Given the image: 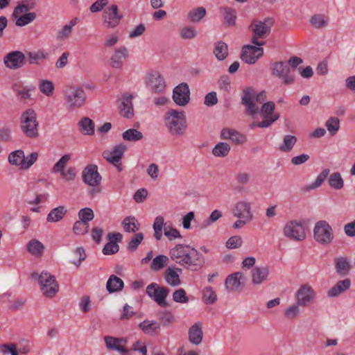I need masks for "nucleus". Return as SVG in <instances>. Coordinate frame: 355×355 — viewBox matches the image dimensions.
Instances as JSON below:
<instances>
[{
    "label": "nucleus",
    "mask_w": 355,
    "mask_h": 355,
    "mask_svg": "<svg viewBox=\"0 0 355 355\" xmlns=\"http://www.w3.org/2000/svg\"><path fill=\"white\" fill-rule=\"evenodd\" d=\"M119 250V245L116 242L110 241L104 245L103 253L106 255H110L116 253Z\"/></svg>",
    "instance_id": "obj_62"
},
{
    "label": "nucleus",
    "mask_w": 355,
    "mask_h": 355,
    "mask_svg": "<svg viewBox=\"0 0 355 355\" xmlns=\"http://www.w3.org/2000/svg\"><path fill=\"white\" fill-rule=\"evenodd\" d=\"M35 2L34 0H23L19 3L14 9L12 16L17 17L24 13H27L30 10L34 9L35 7Z\"/></svg>",
    "instance_id": "obj_33"
},
{
    "label": "nucleus",
    "mask_w": 355,
    "mask_h": 355,
    "mask_svg": "<svg viewBox=\"0 0 355 355\" xmlns=\"http://www.w3.org/2000/svg\"><path fill=\"white\" fill-rule=\"evenodd\" d=\"M164 218L161 216H158L153 223V229L155 231L154 236L155 238L159 241L162 238V228L164 224Z\"/></svg>",
    "instance_id": "obj_56"
},
{
    "label": "nucleus",
    "mask_w": 355,
    "mask_h": 355,
    "mask_svg": "<svg viewBox=\"0 0 355 355\" xmlns=\"http://www.w3.org/2000/svg\"><path fill=\"white\" fill-rule=\"evenodd\" d=\"M12 89L15 92L17 96L19 97L21 100H26L31 98V92L35 89V87L33 85L23 86L17 83L12 85Z\"/></svg>",
    "instance_id": "obj_29"
},
{
    "label": "nucleus",
    "mask_w": 355,
    "mask_h": 355,
    "mask_svg": "<svg viewBox=\"0 0 355 355\" xmlns=\"http://www.w3.org/2000/svg\"><path fill=\"white\" fill-rule=\"evenodd\" d=\"M351 280L348 278L338 281L331 289L329 290L327 294L329 297H337L342 293L346 291L350 288Z\"/></svg>",
    "instance_id": "obj_28"
},
{
    "label": "nucleus",
    "mask_w": 355,
    "mask_h": 355,
    "mask_svg": "<svg viewBox=\"0 0 355 355\" xmlns=\"http://www.w3.org/2000/svg\"><path fill=\"white\" fill-rule=\"evenodd\" d=\"M78 218L80 220L89 224V222L94 219V214L92 209L83 208L78 211Z\"/></svg>",
    "instance_id": "obj_59"
},
{
    "label": "nucleus",
    "mask_w": 355,
    "mask_h": 355,
    "mask_svg": "<svg viewBox=\"0 0 355 355\" xmlns=\"http://www.w3.org/2000/svg\"><path fill=\"white\" fill-rule=\"evenodd\" d=\"M169 259L167 256L160 254L153 259L150 264V268L154 271H158L163 268L168 262Z\"/></svg>",
    "instance_id": "obj_48"
},
{
    "label": "nucleus",
    "mask_w": 355,
    "mask_h": 355,
    "mask_svg": "<svg viewBox=\"0 0 355 355\" xmlns=\"http://www.w3.org/2000/svg\"><path fill=\"white\" fill-rule=\"evenodd\" d=\"M36 116L33 109H27L21 116V131L28 138H37L39 136Z\"/></svg>",
    "instance_id": "obj_6"
},
{
    "label": "nucleus",
    "mask_w": 355,
    "mask_h": 355,
    "mask_svg": "<svg viewBox=\"0 0 355 355\" xmlns=\"http://www.w3.org/2000/svg\"><path fill=\"white\" fill-rule=\"evenodd\" d=\"M33 279H37L43 295L46 297H53L58 291L59 286L55 277L46 272H42L40 275L33 272Z\"/></svg>",
    "instance_id": "obj_5"
},
{
    "label": "nucleus",
    "mask_w": 355,
    "mask_h": 355,
    "mask_svg": "<svg viewBox=\"0 0 355 355\" xmlns=\"http://www.w3.org/2000/svg\"><path fill=\"white\" fill-rule=\"evenodd\" d=\"M89 225L80 220L73 224V231L77 235H83L89 232Z\"/></svg>",
    "instance_id": "obj_58"
},
{
    "label": "nucleus",
    "mask_w": 355,
    "mask_h": 355,
    "mask_svg": "<svg viewBox=\"0 0 355 355\" xmlns=\"http://www.w3.org/2000/svg\"><path fill=\"white\" fill-rule=\"evenodd\" d=\"M296 141V137L287 135L284 137V143L279 146V150L282 152H289L291 150Z\"/></svg>",
    "instance_id": "obj_51"
},
{
    "label": "nucleus",
    "mask_w": 355,
    "mask_h": 355,
    "mask_svg": "<svg viewBox=\"0 0 355 355\" xmlns=\"http://www.w3.org/2000/svg\"><path fill=\"white\" fill-rule=\"evenodd\" d=\"M132 95L127 96H123L121 101V105L119 107L120 114L127 119H131L133 115V107L132 103Z\"/></svg>",
    "instance_id": "obj_27"
},
{
    "label": "nucleus",
    "mask_w": 355,
    "mask_h": 355,
    "mask_svg": "<svg viewBox=\"0 0 355 355\" xmlns=\"http://www.w3.org/2000/svg\"><path fill=\"white\" fill-rule=\"evenodd\" d=\"M329 17L324 14H315L311 17L310 24L315 29H322L327 27Z\"/></svg>",
    "instance_id": "obj_36"
},
{
    "label": "nucleus",
    "mask_w": 355,
    "mask_h": 355,
    "mask_svg": "<svg viewBox=\"0 0 355 355\" xmlns=\"http://www.w3.org/2000/svg\"><path fill=\"white\" fill-rule=\"evenodd\" d=\"M104 341L107 349L110 351H116L121 355H130V350L126 349L124 345L119 344L117 338L107 336L104 337Z\"/></svg>",
    "instance_id": "obj_21"
},
{
    "label": "nucleus",
    "mask_w": 355,
    "mask_h": 355,
    "mask_svg": "<svg viewBox=\"0 0 355 355\" xmlns=\"http://www.w3.org/2000/svg\"><path fill=\"white\" fill-rule=\"evenodd\" d=\"M243 241L239 236H231L226 242V247L228 249H236L241 246Z\"/></svg>",
    "instance_id": "obj_64"
},
{
    "label": "nucleus",
    "mask_w": 355,
    "mask_h": 355,
    "mask_svg": "<svg viewBox=\"0 0 355 355\" xmlns=\"http://www.w3.org/2000/svg\"><path fill=\"white\" fill-rule=\"evenodd\" d=\"M27 251L33 255L41 256L44 252V245L37 239L31 240L26 245Z\"/></svg>",
    "instance_id": "obj_38"
},
{
    "label": "nucleus",
    "mask_w": 355,
    "mask_h": 355,
    "mask_svg": "<svg viewBox=\"0 0 355 355\" xmlns=\"http://www.w3.org/2000/svg\"><path fill=\"white\" fill-rule=\"evenodd\" d=\"M128 55V49L123 46L115 49L114 53L109 60L110 65L115 69H120Z\"/></svg>",
    "instance_id": "obj_22"
},
{
    "label": "nucleus",
    "mask_w": 355,
    "mask_h": 355,
    "mask_svg": "<svg viewBox=\"0 0 355 355\" xmlns=\"http://www.w3.org/2000/svg\"><path fill=\"white\" fill-rule=\"evenodd\" d=\"M214 53L218 60H225L228 55V47L226 43L219 41L216 44Z\"/></svg>",
    "instance_id": "obj_42"
},
{
    "label": "nucleus",
    "mask_w": 355,
    "mask_h": 355,
    "mask_svg": "<svg viewBox=\"0 0 355 355\" xmlns=\"http://www.w3.org/2000/svg\"><path fill=\"white\" fill-rule=\"evenodd\" d=\"M123 15L118 12L116 5H112L107 8L103 13V22L105 27L114 28L120 23Z\"/></svg>",
    "instance_id": "obj_12"
},
{
    "label": "nucleus",
    "mask_w": 355,
    "mask_h": 355,
    "mask_svg": "<svg viewBox=\"0 0 355 355\" xmlns=\"http://www.w3.org/2000/svg\"><path fill=\"white\" fill-rule=\"evenodd\" d=\"M206 15V9L204 7H198L191 10L188 13V19L190 21L199 22Z\"/></svg>",
    "instance_id": "obj_46"
},
{
    "label": "nucleus",
    "mask_w": 355,
    "mask_h": 355,
    "mask_svg": "<svg viewBox=\"0 0 355 355\" xmlns=\"http://www.w3.org/2000/svg\"><path fill=\"white\" fill-rule=\"evenodd\" d=\"M141 330L148 334L155 333L159 329V324L153 320H144L139 324Z\"/></svg>",
    "instance_id": "obj_43"
},
{
    "label": "nucleus",
    "mask_w": 355,
    "mask_h": 355,
    "mask_svg": "<svg viewBox=\"0 0 355 355\" xmlns=\"http://www.w3.org/2000/svg\"><path fill=\"white\" fill-rule=\"evenodd\" d=\"M83 180L84 182L91 187L98 186L101 181V176L98 172L96 165L90 164L83 171Z\"/></svg>",
    "instance_id": "obj_17"
},
{
    "label": "nucleus",
    "mask_w": 355,
    "mask_h": 355,
    "mask_svg": "<svg viewBox=\"0 0 355 355\" xmlns=\"http://www.w3.org/2000/svg\"><path fill=\"white\" fill-rule=\"evenodd\" d=\"M67 211V210L64 206L54 208L47 215L46 220L50 223L58 222L63 218Z\"/></svg>",
    "instance_id": "obj_37"
},
{
    "label": "nucleus",
    "mask_w": 355,
    "mask_h": 355,
    "mask_svg": "<svg viewBox=\"0 0 355 355\" xmlns=\"http://www.w3.org/2000/svg\"><path fill=\"white\" fill-rule=\"evenodd\" d=\"M284 235L290 240L301 241L306 238L305 230L301 222L290 220L283 228Z\"/></svg>",
    "instance_id": "obj_9"
},
{
    "label": "nucleus",
    "mask_w": 355,
    "mask_h": 355,
    "mask_svg": "<svg viewBox=\"0 0 355 355\" xmlns=\"http://www.w3.org/2000/svg\"><path fill=\"white\" fill-rule=\"evenodd\" d=\"M220 137L223 139H230L235 144H241L245 140L243 135L230 128H223L220 132Z\"/></svg>",
    "instance_id": "obj_25"
},
{
    "label": "nucleus",
    "mask_w": 355,
    "mask_h": 355,
    "mask_svg": "<svg viewBox=\"0 0 355 355\" xmlns=\"http://www.w3.org/2000/svg\"><path fill=\"white\" fill-rule=\"evenodd\" d=\"M325 126L331 135H335L340 128V120L337 117H330L326 121Z\"/></svg>",
    "instance_id": "obj_55"
},
{
    "label": "nucleus",
    "mask_w": 355,
    "mask_h": 355,
    "mask_svg": "<svg viewBox=\"0 0 355 355\" xmlns=\"http://www.w3.org/2000/svg\"><path fill=\"white\" fill-rule=\"evenodd\" d=\"M144 239V235L142 233L136 234L130 240L128 243V250L130 251H135L138 248L139 245L141 243Z\"/></svg>",
    "instance_id": "obj_63"
},
{
    "label": "nucleus",
    "mask_w": 355,
    "mask_h": 355,
    "mask_svg": "<svg viewBox=\"0 0 355 355\" xmlns=\"http://www.w3.org/2000/svg\"><path fill=\"white\" fill-rule=\"evenodd\" d=\"M79 131L84 135H93L94 134V122L87 116H85L78 122Z\"/></svg>",
    "instance_id": "obj_32"
},
{
    "label": "nucleus",
    "mask_w": 355,
    "mask_h": 355,
    "mask_svg": "<svg viewBox=\"0 0 355 355\" xmlns=\"http://www.w3.org/2000/svg\"><path fill=\"white\" fill-rule=\"evenodd\" d=\"M146 291L147 295L160 306H168L166 298L169 293V289L167 287H161L156 283H152L147 286Z\"/></svg>",
    "instance_id": "obj_10"
},
{
    "label": "nucleus",
    "mask_w": 355,
    "mask_h": 355,
    "mask_svg": "<svg viewBox=\"0 0 355 355\" xmlns=\"http://www.w3.org/2000/svg\"><path fill=\"white\" fill-rule=\"evenodd\" d=\"M313 290L311 287L304 285L300 287L297 293V302L300 306H307L313 297Z\"/></svg>",
    "instance_id": "obj_20"
},
{
    "label": "nucleus",
    "mask_w": 355,
    "mask_h": 355,
    "mask_svg": "<svg viewBox=\"0 0 355 355\" xmlns=\"http://www.w3.org/2000/svg\"><path fill=\"white\" fill-rule=\"evenodd\" d=\"M123 287L124 283L121 278L114 275L110 276L106 284V289L109 293L121 291Z\"/></svg>",
    "instance_id": "obj_30"
},
{
    "label": "nucleus",
    "mask_w": 355,
    "mask_h": 355,
    "mask_svg": "<svg viewBox=\"0 0 355 355\" xmlns=\"http://www.w3.org/2000/svg\"><path fill=\"white\" fill-rule=\"evenodd\" d=\"M26 55L30 64L39 65L41 61L48 58L49 53L45 50L40 49L36 51H28Z\"/></svg>",
    "instance_id": "obj_35"
},
{
    "label": "nucleus",
    "mask_w": 355,
    "mask_h": 355,
    "mask_svg": "<svg viewBox=\"0 0 355 355\" xmlns=\"http://www.w3.org/2000/svg\"><path fill=\"white\" fill-rule=\"evenodd\" d=\"M71 159L69 154L64 155L53 166L52 172L54 173H60L65 169V167Z\"/></svg>",
    "instance_id": "obj_53"
},
{
    "label": "nucleus",
    "mask_w": 355,
    "mask_h": 355,
    "mask_svg": "<svg viewBox=\"0 0 355 355\" xmlns=\"http://www.w3.org/2000/svg\"><path fill=\"white\" fill-rule=\"evenodd\" d=\"M63 94L67 107L70 110L81 107L87 99L85 92L78 86H67L63 90Z\"/></svg>",
    "instance_id": "obj_4"
},
{
    "label": "nucleus",
    "mask_w": 355,
    "mask_h": 355,
    "mask_svg": "<svg viewBox=\"0 0 355 355\" xmlns=\"http://www.w3.org/2000/svg\"><path fill=\"white\" fill-rule=\"evenodd\" d=\"M223 11V17L225 23L227 26H232L235 24L236 20V12L234 9L232 8H220Z\"/></svg>",
    "instance_id": "obj_52"
},
{
    "label": "nucleus",
    "mask_w": 355,
    "mask_h": 355,
    "mask_svg": "<svg viewBox=\"0 0 355 355\" xmlns=\"http://www.w3.org/2000/svg\"><path fill=\"white\" fill-rule=\"evenodd\" d=\"M126 149L127 148L125 144H119L114 146L111 151H104L103 156L110 163H118L121 162Z\"/></svg>",
    "instance_id": "obj_19"
},
{
    "label": "nucleus",
    "mask_w": 355,
    "mask_h": 355,
    "mask_svg": "<svg viewBox=\"0 0 355 355\" xmlns=\"http://www.w3.org/2000/svg\"><path fill=\"white\" fill-rule=\"evenodd\" d=\"M39 89L42 94L51 96L53 94L54 85L51 80H42L39 84Z\"/></svg>",
    "instance_id": "obj_54"
},
{
    "label": "nucleus",
    "mask_w": 355,
    "mask_h": 355,
    "mask_svg": "<svg viewBox=\"0 0 355 355\" xmlns=\"http://www.w3.org/2000/svg\"><path fill=\"white\" fill-rule=\"evenodd\" d=\"M273 24L274 19L271 17H266L263 21L257 19L253 20L250 25L253 33L251 42L256 46H263L266 42L259 41V39H265L270 35Z\"/></svg>",
    "instance_id": "obj_3"
},
{
    "label": "nucleus",
    "mask_w": 355,
    "mask_h": 355,
    "mask_svg": "<svg viewBox=\"0 0 355 355\" xmlns=\"http://www.w3.org/2000/svg\"><path fill=\"white\" fill-rule=\"evenodd\" d=\"M146 84L150 91L154 93H161L166 87L164 78L156 71H152L147 75Z\"/></svg>",
    "instance_id": "obj_14"
},
{
    "label": "nucleus",
    "mask_w": 355,
    "mask_h": 355,
    "mask_svg": "<svg viewBox=\"0 0 355 355\" xmlns=\"http://www.w3.org/2000/svg\"><path fill=\"white\" fill-rule=\"evenodd\" d=\"M243 274L237 272L229 275L225 280L226 288L230 291H236L241 286Z\"/></svg>",
    "instance_id": "obj_34"
},
{
    "label": "nucleus",
    "mask_w": 355,
    "mask_h": 355,
    "mask_svg": "<svg viewBox=\"0 0 355 355\" xmlns=\"http://www.w3.org/2000/svg\"><path fill=\"white\" fill-rule=\"evenodd\" d=\"M180 35L184 40H191L197 36V31L193 27L185 26L181 29Z\"/></svg>",
    "instance_id": "obj_60"
},
{
    "label": "nucleus",
    "mask_w": 355,
    "mask_h": 355,
    "mask_svg": "<svg viewBox=\"0 0 355 355\" xmlns=\"http://www.w3.org/2000/svg\"><path fill=\"white\" fill-rule=\"evenodd\" d=\"M164 125L171 136L175 138L184 136L187 128L185 112L168 110L164 115Z\"/></svg>",
    "instance_id": "obj_2"
},
{
    "label": "nucleus",
    "mask_w": 355,
    "mask_h": 355,
    "mask_svg": "<svg viewBox=\"0 0 355 355\" xmlns=\"http://www.w3.org/2000/svg\"><path fill=\"white\" fill-rule=\"evenodd\" d=\"M329 169H324L317 177L315 181L307 187V190L314 189L320 187L329 174Z\"/></svg>",
    "instance_id": "obj_57"
},
{
    "label": "nucleus",
    "mask_w": 355,
    "mask_h": 355,
    "mask_svg": "<svg viewBox=\"0 0 355 355\" xmlns=\"http://www.w3.org/2000/svg\"><path fill=\"white\" fill-rule=\"evenodd\" d=\"M272 75L281 78L282 84L290 85L294 83L295 76L291 73V68L282 61L275 62L270 67Z\"/></svg>",
    "instance_id": "obj_8"
},
{
    "label": "nucleus",
    "mask_w": 355,
    "mask_h": 355,
    "mask_svg": "<svg viewBox=\"0 0 355 355\" xmlns=\"http://www.w3.org/2000/svg\"><path fill=\"white\" fill-rule=\"evenodd\" d=\"M256 92L252 87H246L243 90L242 104L246 107V112L248 115H254L259 112V107L253 101L255 98Z\"/></svg>",
    "instance_id": "obj_16"
},
{
    "label": "nucleus",
    "mask_w": 355,
    "mask_h": 355,
    "mask_svg": "<svg viewBox=\"0 0 355 355\" xmlns=\"http://www.w3.org/2000/svg\"><path fill=\"white\" fill-rule=\"evenodd\" d=\"M328 183L334 189H340L344 185V181L338 172L334 173L329 176Z\"/></svg>",
    "instance_id": "obj_49"
},
{
    "label": "nucleus",
    "mask_w": 355,
    "mask_h": 355,
    "mask_svg": "<svg viewBox=\"0 0 355 355\" xmlns=\"http://www.w3.org/2000/svg\"><path fill=\"white\" fill-rule=\"evenodd\" d=\"M144 135L141 132L135 128H130L122 134V138L125 141L136 142L143 139Z\"/></svg>",
    "instance_id": "obj_39"
},
{
    "label": "nucleus",
    "mask_w": 355,
    "mask_h": 355,
    "mask_svg": "<svg viewBox=\"0 0 355 355\" xmlns=\"http://www.w3.org/2000/svg\"><path fill=\"white\" fill-rule=\"evenodd\" d=\"M24 161V153L21 150H17L11 153L8 156V162L12 165L21 166L22 168V164Z\"/></svg>",
    "instance_id": "obj_47"
},
{
    "label": "nucleus",
    "mask_w": 355,
    "mask_h": 355,
    "mask_svg": "<svg viewBox=\"0 0 355 355\" xmlns=\"http://www.w3.org/2000/svg\"><path fill=\"white\" fill-rule=\"evenodd\" d=\"M178 272H181L182 269L176 268L168 267L164 273V279L166 282L172 286H176L180 284V279Z\"/></svg>",
    "instance_id": "obj_31"
},
{
    "label": "nucleus",
    "mask_w": 355,
    "mask_h": 355,
    "mask_svg": "<svg viewBox=\"0 0 355 355\" xmlns=\"http://www.w3.org/2000/svg\"><path fill=\"white\" fill-rule=\"evenodd\" d=\"M122 225L124 231L127 232H135L139 229V223L133 216L125 217L122 222Z\"/></svg>",
    "instance_id": "obj_41"
},
{
    "label": "nucleus",
    "mask_w": 355,
    "mask_h": 355,
    "mask_svg": "<svg viewBox=\"0 0 355 355\" xmlns=\"http://www.w3.org/2000/svg\"><path fill=\"white\" fill-rule=\"evenodd\" d=\"M202 324L200 322H196L189 329V340L193 345H198L202 340Z\"/></svg>",
    "instance_id": "obj_23"
},
{
    "label": "nucleus",
    "mask_w": 355,
    "mask_h": 355,
    "mask_svg": "<svg viewBox=\"0 0 355 355\" xmlns=\"http://www.w3.org/2000/svg\"><path fill=\"white\" fill-rule=\"evenodd\" d=\"M232 214L235 217L247 221H251L253 219L250 203L246 201L237 202L232 209Z\"/></svg>",
    "instance_id": "obj_18"
},
{
    "label": "nucleus",
    "mask_w": 355,
    "mask_h": 355,
    "mask_svg": "<svg viewBox=\"0 0 355 355\" xmlns=\"http://www.w3.org/2000/svg\"><path fill=\"white\" fill-rule=\"evenodd\" d=\"M313 236L318 243L328 245L334 239L333 230L326 220H320L313 228Z\"/></svg>",
    "instance_id": "obj_7"
},
{
    "label": "nucleus",
    "mask_w": 355,
    "mask_h": 355,
    "mask_svg": "<svg viewBox=\"0 0 355 355\" xmlns=\"http://www.w3.org/2000/svg\"><path fill=\"white\" fill-rule=\"evenodd\" d=\"M203 301L206 304H214L217 300V295L211 287H205L202 290Z\"/></svg>",
    "instance_id": "obj_50"
},
{
    "label": "nucleus",
    "mask_w": 355,
    "mask_h": 355,
    "mask_svg": "<svg viewBox=\"0 0 355 355\" xmlns=\"http://www.w3.org/2000/svg\"><path fill=\"white\" fill-rule=\"evenodd\" d=\"M173 99L180 106H184L189 102L190 90L187 83H180L173 89Z\"/></svg>",
    "instance_id": "obj_15"
},
{
    "label": "nucleus",
    "mask_w": 355,
    "mask_h": 355,
    "mask_svg": "<svg viewBox=\"0 0 355 355\" xmlns=\"http://www.w3.org/2000/svg\"><path fill=\"white\" fill-rule=\"evenodd\" d=\"M170 258L184 268L196 272L205 265V260L196 248L185 244H178L169 252Z\"/></svg>",
    "instance_id": "obj_1"
},
{
    "label": "nucleus",
    "mask_w": 355,
    "mask_h": 355,
    "mask_svg": "<svg viewBox=\"0 0 355 355\" xmlns=\"http://www.w3.org/2000/svg\"><path fill=\"white\" fill-rule=\"evenodd\" d=\"M3 62L8 68L16 70L26 64V55L20 51H11L4 56Z\"/></svg>",
    "instance_id": "obj_11"
},
{
    "label": "nucleus",
    "mask_w": 355,
    "mask_h": 355,
    "mask_svg": "<svg viewBox=\"0 0 355 355\" xmlns=\"http://www.w3.org/2000/svg\"><path fill=\"white\" fill-rule=\"evenodd\" d=\"M37 15L35 12H27L19 15L16 19L15 24L17 26L21 27L31 23L35 19Z\"/></svg>",
    "instance_id": "obj_44"
},
{
    "label": "nucleus",
    "mask_w": 355,
    "mask_h": 355,
    "mask_svg": "<svg viewBox=\"0 0 355 355\" xmlns=\"http://www.w3.org/2000/svg\"><path fill=\"white\" fill-rule=\"evenodd\" d=\"M263 54V49L259 46L245 45L241 54V59L246 63L254 64Z\"/></svg>",
    "instance_id": "obj_13"
},
{
    "label": "nucleus",
    "mask_w": 355,
    "mask_h": 355,
    "mask_svg": "<svg viewBox=\"0 0 355 355\" xmlns=\"http://www.w3.org/2000/svg\"><path fill=\"white\" fill-rule=\"evenodd\" d=\"M173 300L178 303H187L189 297L187 296L186 291L183 288H179L173 293Z\"/></svg>",
    "instance_id": "obj_61"
},
{
    "label": "nucleus",
    "mask_w": 355,
    "mask_h": 355,
    "mask_svg": "<svg viewBox=\"0 0 355 355\" xmlns=\"http://www.w3.org/2000/svg\"><path fill=\"white\" fill-rule=\"evenodd\" d=\"M275 104L272 101H268L263 103L259 109V112L263 118L271 119L274 115H279L277 113H275Z\"/></svg>",
    "instance_id": "obj_40"
},
{
    "label": "nucleus",
    "mask_w": 355,
    "mask_h": 355,
    "mask_svg": "<svg viewBox=\"0 0 355 355\" xmlns=\"http://www.w3.org/2000/svg\"><path fill=\"white\" fill-rule=\"evenodd\" d=\"M335 269L336 273L340 277L349 275L352 266L346 257H339L334 259Z\"/></svg>",
    "instance_id": "obj_24"
},
{
    "label": "nucleus",
    "mask_w": 355,
    "mask_h": 355,
    "mask_svg": "<svg viewBox=\"0 0 355 355\" xmlns=\"http://www.w3.org/2000/svg\"><path fill=\"white\" fill-rule=\"evenodd\" d=\"M269 269L268 267H254L251 271L252 283L254 285L262 284L268 277Z\"/></svg>",
    "instance_id": "obj_26"
},
{
    "label": "nucleus",
    "mask_w": 355,
    "mask_h": 355,
    "mask_svg": "<svg viewBox=\"0 0 355 355\" xmlns=\"http://www.w3.org/2000/svg\"><path fill=\"white\" fill-rule=\"evenodd\" d=\"M230 149V146L228 144L220 142L212 149V153L216 157H224L229 154Z\"/></svg>",
    "instance_id": "obj_45"
}]
</instances>
